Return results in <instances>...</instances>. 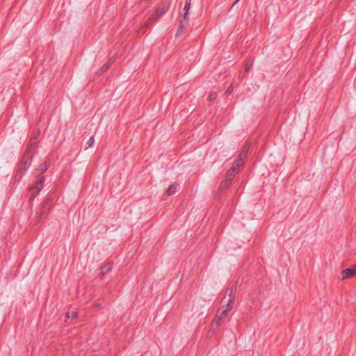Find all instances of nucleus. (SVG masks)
<instances>
[{
	"label": "nucleus",
	"instance_id": "c85d7f7f",
	"mask_svg": "<svg viewBox=\"0 0 356 356\" xmlns=\"http://www.w3.org/2000/svg\"><path fill=\"white\" fill-rule=\"evenodd\" d=\"M96 307H98L99 308H102V307H101V306H100V305H99V304H97V305H96Z\"/></svg>",
	"mask_w": 356,
	"mask_h": 356
},
{
	"label": "nucleus",
	"instance_id": "412c9836",
	"mask_svg": "<svg viewBox=\"0 0 356 356\" xmlns=\"http://www.w3.org/2000/svg\"><path fill=\"white\" fill-rule=\"evenodd\" d=\"M249 149H250V145H248V144L245 145L243 147L242 150H241V153H240V154H241L243 155V156H247V153H248V152L249 151Z\"/></svg>",
	"mask_w": 356,
	"mask_h": 356
},
{
	"label": "nucleus",
	"instance_id": "f257e3e1",
	"mask_svg": "<svg viewBox=\"0 0 356 356\" xmlns=\"http://www.w3.org/2000/svg\"><path fill=\"white\" fill-rule=\"evenodd\" d=\"M234 302V300L229 298L226 303V308L222 307L218 309L216 318L213 321V325L216 324V327L221 325L222 320L227 316L228 312L232 309Z\"/></svg>",
	"mask_w": 356,
	"mask_h": 356
},
{
	"label": "nucleus",
	"instance_id": "39448f33",
	"mask_svg": "<svg viewBox=\"0 0 356 356\" xmlns=\"http://www.w3.org/2000/svg\"><path fill=\"white\" fill-rule=\"evenodd\" d=\"M38 141L35 140L33 141V139H31L29 143L27 145L26 151L24 154H27L28 156L31 157H33L34 154H35L36 149L38 148Z\"/></svg>",
	"mask_w": 356,
	"mask_h": 356
},
{
	"label": "nucleus",
	"instance_id": "2eb2a0df",
	"mask_svg": "<svg viewBox=\"0 0 356 356\" xmlns=\"http://www.w3.org/2000/svg\"><path fill=\"white\" fill-rule=\"evenodd\" d=\"M25 174H26V173H25V172H23L22 171H20V170H17V171H16V172H15V175H14V181H15V183H19V182L22 180V177H23V176H24Z\"/></svg>",
	"mask_w": 356,
	"mask_h": 356
},
{
	"label": "nucleus",
	"instance_id": "ddd939ff",
	"mask_svg": "<svg viewBox=\"0 0 356 356\" xmlns=\"http://www.w3.org/2000/svg\"><path fill=\"white\" fill-rule=\"evenodd\" d=\"M178 186H179V184H175V183L170 184L166 191V194L168 196H170V195L175 194L177 190Z\"/></svg>",
	"mask_w": 356,
	"mask_h": 356
},
{
	"label": "nucleus",
	"instance_id": "aec40b11",
	"mask_svg": "<svg viewBox=\"0 0 356 356\" xmlns=\"http://www.w3.org/2000/svg\"><path fill=\"white\" fill-rule=\"evenodd\" d=\"M95 143V138L94 136H92L89 140L86 142V145L85 146V149H88L89 147H91L93 146Z\"/></svg>",
	"mask_w": 356,
	"mask_h": 356
},
{
	"label": "nucleus",
	"instance_id": "f8f14e48",
	"mask_svg": "<svg viewBox=\"0 0 356 356\" xmlns=\"http://www.w3.org/2000/svg\"><path fill=\"white\" fill-rule=\"evenodd\" d=\"M247 156H243L241 154H239L238 159L236 160L233 166H235L238 170V168L243 165V162Z\"/></svg>",
	"mask_w": 356,
	"mask_h": 356
},
{
	"label": "nucleus",
	"instance_id": "20e7f679",
	"mask_svg": "<svg viewBox=\"0 0 356 356\" xmlns=\"http://www.w3.org/2000/svg\"><path fill=\"white\" fill-rule=\"evenodd\" d=\"M51 207V200L47 199L42 203L40 211L37 213V218H38V222L41 220H43L47 218Z\"/></svg>",
	"mask_w": 356,
	"mask_h": 356
},
{
	"label": "nucleus",
	"instance_id": "6e6552de",
	"mask_svg": "<svg viewBox=\"0 0 356 356\" xmlns=\"http://www.w3.org/2000/svg\"><path fill=\"white\" fill-rule=\"evenodd\" d=\"M170 6V2L167 0H165L159 3L156 6V9H159V13H160V15L163 16L168 11Z\"/></svg>",
	"mask_w": 356,
	"mask_h": 356
},
{
	"label": "nucleus",
	"instance_id": "a878e982",
	"mask_svg": "<svg viewBox=\"0 0 356 356\" xmlns=\"http://www.w3.org/2000/svg\"><path fill=\"white\" fill-rule=\"evenodd\" d=\"M232 90H233V87L230 86L227 88V90L226 92H227V94H229V93L232 91Z\"/></svg>",
	"mask_w": 356,
	"mask_h": 356
},
{
	"label": "nucleus",
	"instance_id": "9d476101",
	"mask_svg": "<svg viewBox=\"0 0 356 356\" xmlns=\"http://www.w3.org/2000/svg\"><path fill=\"white\" fill-rule=\"evenodd\" d=\"M237 289V282H234L231 287L226 291V293H228V296L232 300H235V293Z\"/></svg>",
	"mask_w": 356,
	"mask_h": 356
},
{
	"label": "nucleus",
	"instance_id": "4468645a",
	"mask_svg": "<svg viewBox=\"0 0 356 356\" xmlns=\"http://www.w3.org/2000/svg\"><path fill=\"white\" fill-rule=\"evenodd\" d=\"M44 181H45L44 177L41 176V177H38V179L36 180L33 187H35V188H40V190L41 191V189L43 187Z\"/></svg>",
	"mask_w": 356,
	"mask_h": 356
},
{
	"label": "nucleus",
	"instance_id": "0eeeda50",
	"mask_svg": "<svg viewBox=\"0 0 356 356\" xmlns=\"http://www.w3.org/2000/svg\"><path fill=\"white\" fill-rule=\"evenodd\" d=\"M341 280H347L356 275V265L352 268L343 270L341 273Z\"/></svg>",
	"mask_w": 356,
	"mask_h": 356
},
{
	"label": "nucleus",
	"instance_id": "dca6fc26",
	"mask_svg": "<svg viewBox=\"0 0 356 356\" xmlns=\"http://www.w3.org/2000/svg\"><path fill=\"white\" fill-rule=\"evenodd\" d=\"M30 190H31V195L29 197V200L31 201L37 196V195L39 193L40 190V188H35V187H33V186Z\"/></svg>",
	"mask_w": 356,
	"mask_h": 356
},
{
	"label": "nucleus",
	"instance_id": "f3484780",
	"mask_svg": "<svg viewBox=\"0 0 356 356\" xmlns=\"http://www.w3.org/2000/svg\"><path fill=\"white\" fill-rule=\"evenodd\" d=\"M49 166L50 162L49 161H45L39 166L38 170L41 171V172H44Z\"/></svg>",
	"mask_w": 356,
	"mask_h": 356
},
{
	"label": "nucleus",
	"instance_id": "b1692460",
	"mask_svg": "<svg viewBox=\"0 0 356 356\" xmlns=\"http://www.w3.org/2000/svg\"><path fill=\"white\" fill-rule=\"evenodd\" d=\"M181 19H185L186 22H189V18H188V11H185L184 13L183 17Z\"/></svg>",
	"mask_w": 356,
	"mask_h": 356
},
{
	"label": "nucleus",
	"instance_id": "6ab92c4d",
	"mask_svg": "<svg viewBox=\"0 0 356 356\" xmlns=\"http://www.w3.org/2000/svg\"><path fill=\"white\" fill-rule=\"evenodd\" d=\"M152 22H153V21L150 20V18L149 17L148 19L145 22V25L140 28V33H145L146 28L149 27Z\"/></svg>",
	"mask_w": 356,
	"mask_h": 356
},
{
	"label": "nucleus",
	"instance_id": "9b49d317",
	"mask_svg": "<svg viewBox=\"0 0 356 356\" xmlns=\"http://www.w3.org/2000/svg\"><path fill=\"white\" fill-rule=\"evenodd\" d=\"M188 25V22H186L185 19H180L179 22V26L177 31L176 33V37H179L183 29Z\"/></svg>",
	"mask_w": 356,
	"mask_h": 356
},
{
	"label": "nucleus",
	"instance_id": "5701e85b",
	"mask_svg": "<svg viewBox=\"0 0 356 356\" xmlns=\"http://www.w3.org/2000/svg\"><path fill=\"white\" fill-rule=\"evenodd\" d=\"M40 134V131H36L33 134V136H32V138H31V139H33V141L37 140V139H38V136H39Z\"/></svg>",
	"mask_w": 356,
	"mask_h": 356
},
{
	"label": "nucleus",
	"instance_id": "a211bd4d",
	"mask_svg": "<svg viewBox=\"0 0 356 356\" xmlns=\"http://www.w3.org/2000/svg\"><path fill=\"white\" fill-rule=\"evenodd\" d=\"M161 15H160V13H159V9H156L155 12L149 17L150 20H152L153 22L157 21Z\"/></svg>",
	"mask_w": 356,
	"mask_h": 356
},
{
	"label": "nucleus",
	"instance_id": "423d86ee",
	"mask_svg": "<svg viewBox=\"0 0 356 356\" xmlns=\"http://www.w3.org/2000/svg\"><path fill=\"white\" fill-rule=\"evenodd\" d=\"M116 56H117V53H115V54L114 56H113L111 58H109L108 62L106 63H105L102 67V68L95 73L96 76H102L111 66V65L115 60Z\"/></svg>",
	"mask_w": 356,
	"mask_h": 356
},
{
	"label": "nucleus",
	"instance_id": "393cba45",
	"mask_svg": "<svg viewBox=\"0 0 356 356\" xmlns=\"http://www.w3.org/2000/svg\"><path fill=\"white\" fill-rule=\"evenodd\" d=\"M76 313H72V316H70V312H67V313L66 314L65 318H66L67 319H69V318H75V317H76Z\"/></svg>",
	"mask_w": 356,
	"mask_h": 356
},
{
	"label": "nucleus",
	"instance_id": "1a4fd4ad",
	"mask_svg": "<svg viewBox=\"0 0 356 356\" xmlns=\"http://www.w3.org/2000/svg\"><path fill=\"white\" fill-rule=\"evenodd\" d=\"M113 261H108L104 266L101 268V275L104 276L108 273L113 268Z\"/></svg>",
	"mask_w": 356,
	"mask_h": 356
},
{
	"label": "nucleus",
	"instance_id": "7ed1b4c3",
	"mask_svg": "<svg viewBox=\"0 0 356 356\" xmlns=\"http://www.w3.org/2000/svg\"><path fill=\"white\" fill-rule=\"evenodd\" d=\"M32 159L33 158L28 156L27 154H24L18 163L17 170L26 173L31 165Z\"/></svg>",
	"mask_w": 356,
	"mask_h": 356
},
{
	"label": "nucleus",
	"instance_id": "cd10ccee",
	"mask_svg": "<svg viewBox=\"0 0 356 356\" xmlns=\"http://www.w3.org/2000/svg\"><path fill=\"white\" fill-rule=\"evenodd\" d=\"M240 0H235V1L233 3L232 8H233Z\"/></svg>",
	"mask_w": 356,
	"mask_h": 356
},
{
	"label": "nucleus",
	"instance_id": "bb28decb",
	"mask_svg": "<svg viewBox=\"0 0 356 356\" xmlns=\"http://www.w3.org/2000/svg\"><path fill=\"white\" fill-rule=\"evenodd\" d=\"M213 99H214V97H213V95H211L208 97V100H209V101H212Z\"/></svg>",
	"mask_w": 356,
	"mask_h": 356
},
{
	"label": "nucleus",
	"instance_id": "f03ea898",
	"mask_svg": "<svg viewBox=\"0 0 356 356\" xmlns=\"http://www.w3.org/2000/svg\"><path fill=\"white\" fill-rule=\"evenodd\" d=\"M238 172V170L235 166H232L227 172L225 179L221 181L220 188L221 190L227 188L232 182L234 177Z\"/></svg>",
	"mask_w": 356,
	"mask_h": 356
},
{
	"label": "nucleus",
	"instance_id": "4be33fe9",
	"mask_svg": "<svg viewBox=\"0 0 356 356\" xmlns=\"http://www.w3.org/2000/svg\"><path fill=\"white\" fill-rule=\"evenodd\" d=\"M191 1V0H186L184 8L185 11H188V10L190 9Z\"/></svg>",
	"mask_w": 356,
	"mask_h": 356
}]
</instances>
